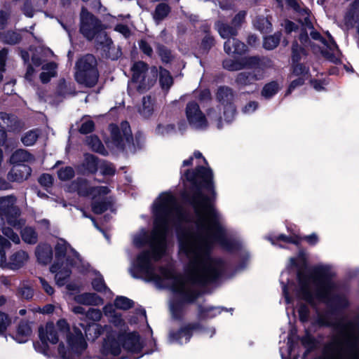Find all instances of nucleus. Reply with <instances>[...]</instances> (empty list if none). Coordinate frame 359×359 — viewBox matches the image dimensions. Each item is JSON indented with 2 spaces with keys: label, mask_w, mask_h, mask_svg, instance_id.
I'll return each instance as SVG.
<instances>
[{
  "label": "nucleus",
  "mask_w": 359,
  "mask_h": 359,
  "mask_svg": "<svg viewBox=\"0 0 359 359\" xmlns=\"http://www.w3.org/2000/svg\"><path fill=\"white\" fill-rule=\"evenodd\" d=\"M191 203L195 212L194 227L185 228L177 233L180 253L189 260L186 276H177L169 268L156 270L153 265L165 251L168 229H178L187 219V215L170 192L162 193L154 202V221L151 234L142 231L133 239L137 246L149 244L151 250L140 253L130 268L133 278L154 282L159 287H169L184 302H192L198 296L196 284L212 282L221 274L224 263L210 256L212 248L219 245L225 250H233L238 245L227 234L221 215L208 196L198 191L192 196Z\"/></svg>",
  "instance_id": "f257e3e1"
},
{
  "label": "nucleus",
  "mask_w": 359,
  "mask_h": 359,
  "mask_svg": "<svg viewBox=\"0 0 359 359\" xmlns=\"http://www.w3.org/2000/svg\"><path fill=\"white\" fill-rule=\"evenodd\" d=\"M314 324L331 327L336 334L314 359H359V323L333 317L330 311L316 312Z\"/></svg>",
  "instance_id": "f03ea898"
},
{
  "label": "nucleus",
  "mask_w": 359,
  "mask_h": 359,
  "mask_svg": "<svg viewBox=\"0 0 359 359\" xmlns=\"http://www.w3.org/2000/svg\"><path fill=\"white\" fill-rule=\"evenodd\" d=\"M334 274L328 265L316 266L308 273L299 272L297 296L312 305L317 299L333 309L346 308L348 306L347 297L334 292L336 285L332 280Z\"/></svg>",
  "instance_id": "7ed1b4c3"
},
{
  "label": "nucleus",
  "mask_w": 359,
  "mask_h": 359,
  "mask_svg": "<svg viewBox=\"0 0 359 359\" xmlns=\"http://www.w3.org/2000/svg\"><path fill=\"white\" fill-rule=\"evenodd\" d=\"M39 335L42 344L36 343L34 346L36 351L44 355H48L47 343L56 344L63 335H65V341H61L58 346V353L62 359H79L87 348L82 332L77 327L70 330L65 319L59 320L56 325L46 323L39 328Z\"/></svg>",
  "instance_id": "20e7f679"
},
{
  "label": "nucleus",
  "mask_w": 359,
  "mask_h": 359,
  "mask_svg": "<svg viewBox=\"0 0 359 359\" xmlns=\"http://www.w3.org/2000/svg\"><path fill=\"white\" fill-rule=\"evenodd\" d=\"M276 1L280 6H283V4H286L299 13V17L298 20L304 27V29H305V31L300 34L299 38L301 43L304 46H310L315 53H320L332 62L337 63L340 61V51L330 34H327L328 41H327L323 39L318 32L311 31L310 35L316 42L311 43L310 41L306 29H312L313 27L310 20L308 9L301 7L295 0Z\"/></svg>",
  "instance_id": "39448f33"
},
{
  "label": "nucleus",
  "mask_w": 359,
  "mask_h": 359,
  "mask_svg": "<svg viewBox=\"0 0 359 359\" xmlns=\"http://www.w3.org/2000/svg\"><path fill=\"white\" fill-rule=\"evenodd\" d=\"M56 262L50 267L55 273L56 283L62 286L71 274V267L81 262L78 252L64 239H58L55 245Z\"/></svg>",
  "instance_id": "423d86ee"
},
{
  "label": "nucleus",
  "mask_w": 359,
  "mask_h": 359,
  "mask_svg": "<svg viewBox=\"0 0 359 359\" xmlns=\"http://www.w3.org/2000/svg\"><path fill=\"white\" fill-rule=\"evenodd\" d=\"M96 65L97 61L93 55H86L81 57L76 65L75 78L76 81L86 87L94 86L98 79Z\"/></svg>",
  "instance_id": "0eeeda50"
},
{
  "label": "nucleus",
  "mask_w": 359,
  "mask_h": 359,
  "mask_svg": "<svg viewBox=\"0 0 359 359\" xmlns=\"http://www.w3.org/2000/svg\"><path fill=\"white\" fill-rule=\"evenodd\" d=\"M17 199L13 195L0 198V217L15 229L22 228L25 220L20 218L21 211L16 205Z\"/></svg>",
  "instance_id": "6e6552de"
},
{
  "label": "nucleus",
  "mask_w": 359,
  "mask_h": 359,
  "mask_svg": "<svg viewBox=\"0 0 359 359\" xmlns=\"http://www.w3.org/2000/svg\"><path fill=\"white\" fill-rule=\"evenodd\" d=\"M306 55L304 49L299 46L297 42L293 43L292 47V60L293 62V74L299 76L293 80L288 88L287 94H290L297 86L302 85L305 80L309 78V67H306L299 61Z\"/></svg>",
  "instance_id": "1a4fd4ad"
},
{
  "label": "nucleus",
  "mask_w": 359,
  "mask_h": 359,
  "mask_svg": "<svg viewBox=\"0 0 359 359\" xmlns=\"http://www.w3.org/2000/svg\"><path fill=\"white\" fill-rule=\"evenodd\" d=\"M147 70V64L142 61L135 62L132 67V83H135L138 90L142 92L151 88L156 80V68L154 67L150 72Z\"/></svg>",
  "instance_id": "9d476101"
},
{
  "label": "nucleus",
  "mask_w": 359,
  "mask_h": 359,
  "mask_svg": "<svg viewBox=\"0 0 359 359\" xmlns=\"http://www.w3.org/2000/svg\"><path fill=\"white\" fill-rule=\"evenodd\" d=\"M106 29V27L85 8L81 13L80 32L88 40H93L96 34Z\"/></svg>",
  "instance_id": "9b49d317"
},
{
  "label": "nucleus",
  "mask_w": 359,
  "mask_h": 359,
  "mask_svg": "<svg viewBox=\"0 0 359 359\" xmlns=\"http://www.w3.org/2000/svg\"><path fill=\"white\" fill-rule=\"evenodd\" d=\"M184 177L193 185H201L214 194L212 183V172L210 169L198 165L195 171L187 170L184 172Z\"/></svg>",
  "instance_id": "f8f14e48"
},
{
  "label": "nucleus",
  "mask_w": 359,
  "mask_h": 359,
  "mask_svg": "<svg viewBox=\"0 0 359 359\" xmlns=\"http://www.w3.org/2000/svg\"><path fill=\"white\" fill-rule=\"evenodd\" d=\"M258 65L259 64L252 67V70L250 72H242L237 74L235 83L239 88L251 87L254 90L258 89L256 82L264 76V70Z\"/></svg>",
  "instance_id": "ddd939ff"
},
{
  "label": "nucleus",
  "mask_w": 359,
  "mask_h": 359,
  "mask_svg": "<svg viewBox=\"0 0 359 359\" xmlns=\"http://www.w3.org/2000/svg\"><path fill=\"white\" fill-rule=\"evenodd\" d=\"M185 114L189 125L196 129H205L208 127V121L198 104L189 102L186 107Z\"/></svg>",
  "instance_id": "4468645a"
},
{
  "label": "nucleus",
  "mask_w": 359,
  "mask_h": 359,
  "mask_svg": "<svg viewBox=\"0 0 359 359\" xmlns=\"http://www.w3.org/2000/svg\"><path fill=\"white\" fill-rule=\"evenodd\" d=\"M111 135L115 145L123 149L126 144H130L133 140L132 133L128 122H122L120 128L116 125L109 126Z\"/></svg>",
  "instance_id": "2eb2a0df"
},
{
  "label": "nucleus",
  "mask_w": 359,
  "mask_h": 359,
  "mask_svg": "<svg viewBox=\"0 0 359 359\" xmlns=\"http://www.w3.org/2000/svg\"><path fill=\"white\" fill-rule=\"evenodd\" d=\"M3 235H0V267L3 269L2 262L5 261L6 250L11 248V242L14 244L20 243V238L11 228L2 226Z\"/></svg>",
  "instance_id": "dca6fc26"
},
{
  "label": "nucleus",
  "mask_w": 359,
  "mask_h": 359,
  "mask_svg": "<svg viewBox=\"0 0 359 359\" xmlns=\"http://www.w3.org/2000/svg\"><path fill=\"white\" fill-rule=\"evenodd\" d=\"M119 340L123 341V348L130 354L128 359H137L142 356L143 354L141 353L142 343L138 334L128 333L119 337Z\"/></svg>",
  "instance_id": "f3484780"
},
{
  "label": "nucleus",
  "mask_w": 359,
  "mask_h": 359,
  "mask_svg": "<svg viewBox=\"0 0 359 359\" xmlns=\"http://www.w3.org/2000/svg\"><path fill=\"white\" fill-rule=\"evenodd\" d=\"M259 64L258 57H244L238 60L226 59L223 67L229 71H238L245 68H252Z\"/></svg>",
  "instance_id": "a211bd4d"
},
{
  "label": "nucleus",
  "mask_w": 359,
  "mask_h": 359,
  "mask_svg": "<svg viewBox=\"0 0 359 359\" xmlns=\"http://www.w3.org/2000/svg\"><path fill=\"white\" fill-rule=\"evenodd\" d=\"M29 255L24 250H18L13 252L7 260L6 257L5 261L2 262L3 269H8L11 270H18L22 268L28 261Z\"/></svg>",
  "instance_id": "6ab92c4d"
},
{
  "label": "nucleus",
  "mask_w": 359,
  "mask_h": 359,
  "mask_svg": "<svg viewBox=\"0 0 359 359\" xmlns=\"http://www.w3.org/2000/svg\"><path fill=\"white\" fill-rule=\"evenodd\" d=\"M121 351L119 343L115 339L108 337L101 348V359H120L117 357Z\"/></svg>",
  "instance_id": "aec40b11"
},
{
  "label": "nucleus",
  "mask_w": 359,
  "mask_h": 359,
  "mask_svg": "<svg viewBox=\"0 0 359 359\" xmlns=\"http://www.w3.org/2000/svg\"><path fill=\"white\" fill-rule=\"evenodd\" d=\"M191 326H185L177 331H170L168 340L170 343H177L182 344L187 343L190 339L192 332Z\"/></svg>",
  "instance_id": "412c9836"
},
{
  "label": "nucleus",
  "mask_w": 359,
  "mask_h": 359,
  "mask_svg": "<svg viewBox=\"0 0 359 359\" xmlns=\"http://www.w3.org/2000/svg\"><path fill=\"white\" fill-rule=\"evenodd\" d=\"M0 127L13 132L19 131L22 128L15 116L4 112L0 113Z\"/></svg>",
  "instance_id": "4be33fe9"
},
{
  "label": "nucleus",
  "mask_w": 359,
  "mask_h": 359,
  "mask_svg": "<svg viewBox=\"0 0 359 359\" xmlns=\"http://www.w3.org/2000/svg\"><path fill=\"white\" fill-rule=\"evenodd\" d=\"M224 49L228 55L242 54L246 51V46L234 36L224 42Z\"/></svg>",
  "instance_id": "5701e85b"
},
{
  "label": "nucleus",
  "mask_w": 359,
  "mask_h": 359,
  "mask_svg": "<svg viewBox=\"0 0 359 359\" xmlns=\"http://www.w3.org/2000/svg\"><path fill=\"white\" fill-rule=\"evenodd\" d=\"M74 299L77 303L87 306H99L104 302L100 297L92 292L78 294L75 296Z\"/></svg>",
  "instance_id": "b1692460"
},
{
  "label": "nucleus",
  "mask_w": 359,
  "mask_h": 359,
  "mask_svg": "<svg viewBox=\"0 0 359 359\" xmlns=\"http://www.w3.org/2000/svg\"><path fill=\"white\" fill-rule=\"evenodd\" d=\"M36 255L40 263L47 264L50 262L53 257L52 248L48 244L39 245L36 248Z\"/></svg>",
  "instance_id": "393cba45"
},
{
  "label": "nucleus",
  "mask_w": 359,
  "mask_h": 359,
  "mask_svg": "<svg viewBox=\"0 0 359 359\" xmlns=\"http://www.w3.org/2000/svg\"><path fill=\"white\" fill-rule=\"evenodd\" d=\"M32 169L30 167L22 165L13 169L8 174V178L13 181L21 182L27 180L31 175Z\"/></svg>",
  "instance_id": "a878e982"
},
{
  "label": "nucleus",
  "mask_w": 359,
  "mask_h": 359,
  "mask_svg": "<svg viewBox=\"0 0 359 359\" xmlns=\"http://www.w3.org/2000/svg\"><path fill=\"white\" fill-rule=\"evenodd\" d=\"M215 28L223 39L234 37L237 35L238 29L233 26H230L222 21L215 23Z\"/></svg>",
  "instance_id": "bb28decb"
},
{
  "label": "nucleus",
  "mask_w": 359,
  "mask_h": 359,
  "mask_svg": "<svg viewBox=\"0 0 359 359\" xmlns=\"http://www.w3.org/2000/svg\"><path fill=\"white\" fill-rule=\"evenodd\" d=\"M103 312L105 316L109 319V321L116 326H121L123 324V319L120 313L116 311L114 306L111 304L106 305L103 308Z\"/></svg>",
  "instance_id": "cd10ccee"
},
{
  "label": "nucleus",
  "mask_w": 359,
  "mask_h": 359,
  "mask_svg": "<svg viewBox=\"0 0 359 359\" xmlns=\"http://www.w3.org/2000/svg\"><path fill=\"white\" fill-rule=\"evenodd\" d=\"M170 7L165 3L158 4L154 12L152 13V17L156 23L158 24L163 21L170 13Z\"/></svg>",
  "instance_id": "c85d7f7f"
},
{
  "label": "nucleus",
  "mask_w": 359,
  "mask_h": 359,
  "mask_svg": "<svg viewBox=\"0 0 359 359\" xmlns=\"http://www.w3.org/2000/svg\"><path fill=\"white\" fill-rule=\"evenodd\" d=\"M32 333V330L30 324L27 322H22L20 323L18 328L15 337L16 340L19 343H24L28 340Z\"/></svg>",
  "instance_id": "c756f323"
},
{
  "label": "nucleus",
  "mask_w": 359,
  "mask_h": 359,
  "mask_svg": "<svg viewBox=\"0 0 359 359\" xmlns=\"http://www.w3.org/2000/svg\"><path fill=\"white\" fill-rule=\"evenodd\" d=\"M33 156L25 149L16 150L11 156L10 161L13 164L29 162L33 160Z\"/></svg>",
  "instance_id": "7c9ffc66"
},
{
  "label": "nucleus",
  "mask_w": 359,
  "mask_h": 359,
  "mask_svg": "<svg viewBox=\"0 0 359 359\" xmlns=\"http://www.w3.org/2000/svg\"><path fill=\"white\" fill-rule=\"evenodd\" d=\"M94 39L97 43V48H102L104 52L108 51L112 45V41L107 36L104 30L97 33Z\"/></svg>",
  "instance_id": "2f4dec72"
},
{
  "label": "nucleus",
  "mask_w": 359,
  "mask_h": 359,
  "mask_svg": "<svg viewBox=\"0 0 359 359\" xmlns=\"http://www.w3.org/2000/svg\"><path fill=\"white\" fill-rule=\"evenodd\" d=\"M103 332V327L97 323H90L85 328V333L88 340H95Z\"/></svg>",
  "instance_id": "473e14b6"
},
{
  "label": "nucleus",
  "mask_w": 359,
  "mask_h": 359,
  "mask_svg": "<svg viewBox=\"0 0 359 359\" xmlns=\"http://www.w3.org/2000/svg\"><path fill=\"white\" fill-rule=\"evenodd\" d=\"M21 237L23 241L27 244H35L38 241V234L31 226H26L21 231Z\"/></svg>",
  "instance_id": "72a5a7b5"
},
{
  "label": "nucleus",
  "mask_w": 359,
  "mask_h": 359,
  "mask_svg": "<svg viewBox=\"0 0 359 359\" xmlns=\"http://www.w3.org/2000/svg\"><path fill=\"white\" fill-rule=\"evenodd\" d=\"M217 97L223 104H230L233 98L232 90L229 87H221L218 89Z\"/></svg>",
  "instance_id": "f704fd0d"
},
{
  "label": "nucleus",
  "mask_w": 359,
  "mask_h": 359,
  "mask_svg": "<svg viewBox=\"0 0 359 359\" xmlns=\"http://www.w3.org/2000/svg\"><path fill=\"white\" fill-rule=\"evenodd\" d=\"M42 69L44 72L40 74V79L43 83L48 82L50 78L55 76L56 64L55 62H48L44 65Z\"/></svg>",
  "instance_id": "c9c22d12"
},
{
  "label": "nucleus",
  "mask_w": 359,
  "mask_h": 359,
  "mask_svg": "<svg viewBox=\"0 0 359 359\" xmlns=\"http://www.w3.org/2000/svg\"><path fill=\"white\" fill-rule=\"evenodd\" d=\"M154 111V102L151 97H144L142 100V105L140 109V113L145 118H149Z\"/></svg>",
  "instance_id": "e433bc0d"
},
{
  "label": "nucleus",
  "mask_w": 359,
  "mask_h": 359,
  "mask_svg": "<svg viewBox=\"0 0 359 359\" xmlns=\"http://www.w3.org/2000/svg\"><path fill=\"white\" fill-rule=\"evenodd\" d=\"M159 81L162 88L168 90L172 85L173 80L170 72L163 68H160Z\"/></svg>",
  "instance_id": "4c0bfd02"
},
{
  "label": "nucleus",
  "mask_w": 359,
  "mask_h": 359,
  "mask_svg": "<svg viewBox=\"0 0 359 359\" xmlns=\"http://www.w3.org/2000/svg\"><path fill=\"white\" fill-rule=\"evenodd\" d=\"M40 135V132L37 129L31 130L21 137V141L24 145L27 147L32 146L36 142L39 136Z\"/></svg>",
  "instance_id": "58836bf2"
},
{
  "label": "nucleus",
  "mask_w": 359,
  "mask_h": 359,
  "mask_svg": "<svg viewBox=\"0 0 359 359\" xmlns=\"http://www.w3.org/2000/svg\"><path fill=\"white\" fill-rule=\"evenodd\" d=\"M92 286L93 289L100 292H108V297L110 298L111 297V292L110 290L106 286L104 281L103 280L102 276L100 274L96 275V277L92 281Z\"/></svg>",
  "instance_id": "ea45409f"
},
{
  "label": "nucleus",
  "mask_w": 359,
  "mask_h": 359,
  "mask_svg": "<svg viewBox=\"0 0 359 359\" xmlns=\"http://www.w3.org/2000/svg\"><path fill=\"white\" fill-rule=\"evenodd\" d=\"M254 27L262 32H268L271 29V24L267 18L264 16L257 17L253 20Z\"/></svg>",
  "instance_id": "a19ab883"
},
{
  "label": "nucleus",
  "mask_w": 359,
  "mask_h": 359,
  "mask_svg": "<svg viewBox=\"0 0 359 359\" xmlns=\"http://www.w3.org/2000/svg\"><path fill=\"white\" fill-rule=\"evenodd\" d=\"M86 142H87L88 145L89 147H90V148L93 151L100 153L102 154H105L104 147L103 144H102V142H100V140L97 137H95V136L88 137L86 139Z\"/></svg>",
  "instance_id": "79ce46f5"
},
{
  "label": "nucleus",
  "mask_w": 359,
  "mask_h": 359,
  "mask_svg": "<svg viewBox=\"0 0 359 359\" xmlns=\"http://www.w3.org/2000/svg\"><path fill=\"white\" fill-rule=\"evenodd\" d=\"M133 300L123 296L117 297L114 301V306L118 309L127 310L133 307Z\"/></svg>",
  "instance_id": "37998d69"
},
{
  "label": "nucleus",
  "mask_w": 359,
  "mask_h": 359,
  "mask_svg": "<svg viewBox=\"0 0 359 359\" xmlns=\"http://www.w3.org/2000/svg\"><path fill=\"white\" fill-rule=\"evenodd\" d=\"M278 84L276 82L273 81L266 84L264 86L262 90V95L265 98H270L274 95L278 91Z\"/></svg>",
  "instance_id": "c03bdc74"
},
{
  "label": "nucleus",
  "mask_w": 359,
  "mask_h": 359,
  "mask_svg": "<svg viewBox=\"0 0 359 359\" xmlns=\"http://www.w3.org/2000/svg\"><path fill=\"white\" fill-rule=\"evenodd\" d=\"M280 40V34L276 33L273 35L265 37L264 39V47L268 50L275 48L279 43Z\"/></svg>",
  "instance_id": "a18cd8bd"
},
{
  "label": "nucleus",
  "mask_w": 359,
  "mask_h": 359,
  "mask_svg": "<svg viewBox=\"0 0 359 359\" xmlns=\"http://www.w3.org/2000/svg\"><path fill=\"white\" fill-rule=\"evenodd\" d=\"M302 345L306 348V354L315 349L317 346V342L313 337L306 333L301 339Z\"/></svg>",
  "instance_id": "49530a36"
},
{
  "label": "nucleus",
  "mask_w": 359,
  "mask_h": 359,
  "mask_svg": "<svg viewBox=\"0 0 359 359\" xmlns=\"http://www.w3.org/2000/svg\"><path fill=\"white\" fill-rule=\"evenodd\" d=\"M22 39L20 34L16 32L8 31L4 36V42L10 44L15 45L18 43Z\"/></svg>",
  "instance_id": "de8ad7c7"
},
{
  "label": "nucleus",
  "mask_w": 359,
  "mask_h": 359,
  "mask_svg": "<svg viewBox=\"0 0 359 359\" xmlns=\"http://www.w3.org/2000/svg\"><path fill=\"white\" fill-rule=\"evenodd\" d=\"M57 175L59 179L62 181L69 180L74 176V170L70 166L61 168L57 171Z\"/></svg>",
  "instance_id": "09e8293b"
},
{
  "label": "nucleus",
  "mask_w": 359,
  "mask_h": 359,
  "mask_svg": "<svg viewBox=\"0 0 359 359\" xmlns=\"http://www.w3.org/2000/svg\"><path fill=\"white\" fill-rule=\"evenodd\" d=\"M33 294L34 291L32 288L25 283H22L18 290V295L23 299H29L33 297Z\"/></svg>",
  "instance_id": "8fccbe9b"
},
{
  "label": "nucleus",
  "mask_w": 359,
  "mask_h": 359,
  "mask_svg": "<svg viewBox=\"0 0 359 359\" xmlns=\"http://www.w3.org/2000/svg\"><path fill=\"white\" fill-rule=\"evenodd\" d=\"M110 191L109 189L107 187L102 186V187H91L89 189V190L86 192L87 195H90L93 198H95L97 196H102L107 195Z\"/></svg>",
  "instance_id": "3c124183"
},
{
  "label": "nucleus",
  "mask_w": 359,
  "mask_h": 359,
  "mask_svg": "<svg viewBox=\"0 0 359 359\" xmlns=\"http://www.w3.org/2000/svg\"><path fill=\"white\" fill-rule=\"evenodd\" d=\"M174 132L175 126L172 124H158L156 128V133L162 136L172 134Z\"/></svg>",
  "instance_id": "603ef678"
},
{
  "label": "nucleus",
  "mask_w": 359,
  "mask_h": 359,
  "mask_svg": "<svg viewBox=\"0 0 359 359\" xmlns=\"http://www.w3.org/2000/svg\"><path fill=\"white\" fill-rule=\"evenodd\" d=\"M109 203L105 200L95 201L92 205V210L95 214H101L107 210Z\"/></svg>",
  "instance_id": "864d4df0"
},
{
  "label": "nucleus",
  "mask_w": 359,
  "mask_h": 359,
  "mask_svg": "<svg viewBox=\"0 0 359 359\" xmlns=\"http://www.w3.org/2000/svg\"><path fill=\"white\" fill-rule=\"evenodd\" d=\"M246 17V12L245 11H239L232 20V25L238 29L242 24L245 22Z\"/></svg>",
  "instance_id": "5fc2aeb1"
},
{
  "label": "nucleus",
  "mask_w": 359,
  "mask_h": 359,
  "mask_svg": "<svg viewBox=\"0 0 359 359\" xmlns=\"http://www.w3.org/2000/svg\"><path fill=\"white\" fill-rule=\"evenodd\" d=\"M86 316L88 319L97 322L101 320L102 313L100 309H89L86 313Z\"/></svg>",
  "instance_id": "6e6d98bb"
},
{
  "label": "nucleus",
  "mask_w": 359,
  "mask_h": 359,
  "mask_svg": "<svg viewBox=\"0 0 359 359\" xmlns=\"http://www.w3.org/2000/svg\"><path fill=\"white\" fill-rule=\"evenodd\" d=\"M100 172L103 175H113L115 173L114 166L108 162H103L100 165Z\"/></svg>",
  "instance_id": "4d7b16f0"
},
{
  "label": "nucleus",
  "mask_w": 359,
  "mask_h": 359,
  "mask_svg": "<svg viewBox=\"0 0 359 359\" xmlns=\"http://www.w3.org/2000/svg\"><path fill=\"white\" fill-rule=\"evenodd\" d=\"M86 164L87 169L91 172H93L97 170V158L93 156L88 154L86 156Z\"/></svg>",
  "instance_id": "13d9d810"
},
{
  "label": "nucleus",
  "mask_w": 359,
  "mask_h": 359,
  "mask_svg": "<svg viewBox=\"0 0 359 359\" xmlns=\"http://www.w3.org/2000/svg\"><path fill=\"white\" fill-rule=\"evenodd\" d=\"M235 113H236L235 107L231 103L226 104L225 108H224V116L225 120L227 122H231L233 120V118L235 116Z\"/></svg>",
  "instance_id": "bf43d9fd"
},
{
  "label": "nucleus",
  "mask_w": 359,
  "mask_h": 359,
  "mask_svg": "<svg viewBox=\"0 0 359 359\" xmlns=\"http://www.w3.org/2000/svg\"><path fill=\"white\" fill-rule=\"evenodd\" d=\"M183 306V303L172 302L170 304V311L174 318H178L180 317Z\"/></svg>",
  "instance_id": "052dcab7"
},
{
  "label": "nucleus",
  "mask_w": 359,
  "mask_h": 359,
  "mask_svg": "<svg viewBox=\"0 0 359 359\" xmlns=\"http://www.w3.org/2000/svg\"><path fill=\"white\" fill-rule=\"evenodd\" d=\"M268 240L272 245H276V241H282L286 243H293L295 244L298 243V241L296 239H292V238L287 237L283 234H280L276 238L269 236Z\"/></svg>",
  "instance_id": "680f3d73"
},
{
  "label": "nucleus",
  "mask_w": 359,
  "mask_h": 359,
  "mask_svg": "<svg viewBox=\"0 0 359 359\" xmlns=\"http://www.w3.org/2000/svg\"><path fill=\"white\" fill-rule=\"evenodd\" d=\"M268 240L272 245H276V241H282L286 243H293L295 244L298 243V241L296 239H292V238L287 237L283 234H280L276 238L269 236Z\"/></svg>",
  "instance_id": "e2e57ef3"
},
{
  "label": "nucleus",
  "mask_w": 359,
  "mask_h": 359,
  "mask_svg": "<svg viewBox=\"0 0 359 359\" xmlns=\"http://www.w3.org/2000/svg\"><path fill=\"white\" fill-rule=\"evenodd\" d=\"M222 312V309L219 307H206L201 311L204 317L212 318Z\"/></svg>",
  "instance_id": "0e129e2a"
},
{
  "label": "nucleus",
  "mask_w": 359,
  "mask_h": 359,
  "mask_svg": "<svg viewBox=\"0 0 359 359\" xmlns=\"http://www.w3.org/2000/svg\"><path fill=\"white\" fill-rule=\"evenodd\" d=\"M94 129V123L93 121H84L79 128V131L83 134H87L92 132Z\"/></svg>",
  "instance_id": "69168bd1"
},
{
  "label": "nucleus",
  "mask_w": 359,
  "mask_h": 359,
  "mask_svg": "<svg viewBox=\"0 0 359 359\" xmlns=\"http://www.w3.org/2000/svg\"><path fill=\"white\" fill-rule=\"evenodd\" d=\"M39 280L41 285V287L44 290V292L48 295H52L55 292V290L53 287V286L45 278L42 277H39Z\"/></svg>",
  "instance_id": "338daca9"
},
{
  "label": "nucleus",
  "mask_w": 359,
  "mask_h": 359,
  "mask_svg": "<svg viewBox=\"0 0 359 359\" xmlns=\"http://www.w3.org/2000/svg\"><path fill=\"white\" fill-rule=\"evenodd\" d=\"M158 54L161 57V60L164 62H168L170 60L171 55L170 52L163 46H160L158 48Z\"/></svg>",
  "instance_id": "774afa93"
}]
</instances>
